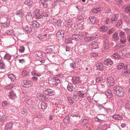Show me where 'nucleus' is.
Segmentation results:
<instances>
[{
  "label": "nucleus",
  "mask_w": 130,
  "mask_h": 130,
  "mask_svg": "<svg viewBox=\"0 0 130 130\" xmlns=\"http://www.w3.org/2000/svg\"><path fill=\"white\" fill-rule=\"evenodd\" d=\"M30 25H31L34 27H37L39 26V24L36 21H31L29 23Z\"/></svg>",
  "instance_id": "cd10ccee"
},
{
  "label": "nucleus",
  "mask_w": 130,
  "mask_h": 130,
  "mask_svg": "<svg viewBox=\"0 0 130 130\" xmlns=\"http://www.w3.org/2000/svg\"><path fill=\"white\" fill-rule=\"evenodd\" d=\"M89 19L90 22L93 24L95 23L96 19L94 17L92 16L90 17L89 18Z\"/></svg>",
  "instance_id": "c9c22d12"
},
{
  "label": "nucleus",
  "mask_w": 130,
  "mask_h": 130,
  "mask_svg": "<svg viewBox=\"0 0 130 130\" xmlns=\"http://www.w3.org/2000/svg\"><path fill=\"white\" fill-rule=\"evenodd\" d=\"M115 30V29L114 28H112L109 30L107 32L108 34H110L113 32Z\"/></svg>",
  "instance_id": "13d9d810"
},
{
  "label": "nucleus",
  "mask_w": 130,
  "mask_h": 130,
  "mask_svg": "<svg viewBox=\"0 0 130 130\" xmlns=\"http://www.w3.org/2000/svg\"><path fill=\"white\" fill-rule=\"evenodd\" d=\"M23 29L26 33H30L32 31L31 28L28 26H26L25 27H23Z\"/></svg>",
  "instance_id": "4be33fe9"
},
{
  "label": "nucleus",
  "mask_w": 130,
  "mask_h": 130,
  "mask_svg": "<svg viewBox=\"0 0 130 130\" xmlns=\"http://www.w3.org/2000/svg\"><path fill=\"white\" fill-rule=\"evenodd\" d=\"M112 37L115 40H118L119 39V37L117 33L116 32L115 33L112 35Z\"/></svg>",
  "instance_id": "79ce46f5"
},
{
  "label": "nucleus",
  "mask_w": 130,
  "mask_h": 130,
  "mask_svg": "<svg viewBox=\"0 0 130 130\" xmlns=\"http://www.w3.org/2000/svg\"><path fill=\"white\" fill-rule=\"evenodd\" d=\"M76 63L75 62H73L70 64V67L71 68L74 69L76 67Z\"/></svg>",
  "instance_id": "09e8293b"
},
{
  "label": "nucleus",
  "mask_w": 130,
  "mask_h": 130,
  "mask_svg": "<svg viewBox=\"0 0 130 130\" xmlns=\"http://www.w3.org/2000/svg\"><path fill=\"white\" fill-rule=\"evenodd\" d=\"M8 96L9 98L12 100H14L17 98L16 93L14 91L12 90L10 91Z\"/></svg>",
  "instance_id": "7ed1b4c3"
},
{
  "label": "nucleus",
  "mask_w": 130,
  "mask_h": 130,
  "mask_svg": "<svg viewBox=\"0 0 130 130\" xmlns=\"http://www.w3.org/2000/svg\"><path fill=\"white\" fill-rule=\"evenodd\" d=\"M35 56L38 57L39 58H41L42 57V53L40 52H35Z\"/></svg>",
  "instance_id": "de8ad7c7"
},
{
  "label": "nucleus",
  "mask_w": 130,
  "mask_h": 130,
  "mask_svg": "<svg viewBox=\"0 0 130 130\" xmlns=\"http://www.w3.org/2000/svg\"><path fill=\"white\" fill-rule=\"evenodd\" d=\"M108 29L107 27L106 26H101L100 28V31H105Z\"/></svg>",
  "instance_id": "ea45409f"
},
{
  "label": "nucleus",
  "mask_w": 130,
  "mask_h": 130,
  "mask_svg": "<svg viewBox=\"0 0 130 130\" xmlns=\"http://www.w3.org/2000/svg\"><path fill=\"white\" fill-rule=\"evenodd\" d=\"M31 73L32 75L39 77L41 76V75L42 74V73H41L38 72L36 70H33V71L31 72Z\"/></svg>",
  "instance_id": "412c9836"
},
{
  "label": "nucleus",
  "mask_w": 130,
  "mask_h": 130,
  "mask_svg": "<svg viewBox=\"0 0 130 130\" xmlns=\"http://www.w3.org/2000/svg\"><path fill=\"white\" fill-rule=\"evenodd\" d=\"M24 87H29L32 86L33 84V82L30 80H24L22 83Z\"/></svg>",
  "instance_id": "1a4fd4ad"
},
{
  "label": "nucleus",
  "mask_w": 130,
  "mask_h": 130,
  "mask_svg": "<svg viewBox=\"0 0 130 130\" xmlns=\"http://www.w3.org/2000/svg\"><path fill=\"white\" fill-rule=\"evenodd\" d=\"M124 66V64L123 63H119L116 66V68L118 70H120L123 68Z\"/></svg>",
  "instance_id": "f704fd0d"
},
{
  "label": "nucleus",
  "mask_w": 130,
  "mask_h": 130,
  "mask_svg": "<svg viewBox=\"0 0 130 130\" xmlns=\"http://www.w3.org/2000/svg\"><path fill=\"white\" fill-rule=\"evenodd\" d=\"M96 38L95 37L91 35L89 37H87L84 39V40L87 42L90 41Z\"/></svg>",
  "instance_id": "a878e982"
},
{
  "label": "nucleus",
  "mask_w": 130,
  "mask_h": 130,
  "mask_svg": "<svg viewBox=\"0 0 130 130\" xmlns=\"http://www.w3.org/2000/svg\"><path fill=\"white\" fill-rule=\"evenodd\" d=\"M1 16L6 18L7 21L8 22H9L11 20V16L13 15V14L12 13H10L8 14V15H6V13L3 12H1Z\"/></svg>",
  "instance_id": "423d86ee"
},
{
  "label": "nucleus",
  "mask_w": 130,
  "mask_h": 130,
  "mask_svg": "<svg viewBox=\"0 0 130 130\" xmlns=\"http://www.w3.org/2000/svg\"><path fill=\"white\" fill-rule=\"evenodd\" d=\"M117 2L118 3V5H122L123 4V2L122 0H116Z\"/></svg>",
  "instance_id": "774afa93"
},
{
  "label": "nucleus",
  "mask_w": 130,
  "mask_h": 130,
  "mask_svg": "<svg viewBox=\"0 0 130 130\" xmlns=\"http://www.w3.org/2000/svg\"><path fill=\"white\" fill-rule=\"evenodd\" d=\"M78 112L75 110H72L70 112V115L72 117L77 116H78Z\"/></svg>",
  "instance_id": "aec40b11"
},
{
  "label": "nucleus",
  "mask_w": 130,
  "mask_h": 130,
  "mask_svg": "<svg viewBox=\"0 0 130 130\" xmlns=\"http://www.w3.org/2000/svg\"><path fill=\"white\" fill-rule=\"evenodd\" d=\"M9 22H5L4 23H3L2 24V26H3L4 27L6 28L8 27L9 25Z\"/></svg>",
  "instance_id": "052dcab7"
},
{
  "label": "nucleus",
  "mask_w": 130,
  "mask_h": 130,
  "mask_svg": "<svg viewBox=\"0 0 130 130\" xmlns=\"http://www.w3.org/2000/svg\"><path fill=\"white\" fill-rule=\"evenodd\" d=\"M41 108L43 110H45L46 109L47 107V104L44 102H42L41 104Z\"/></svg>",
  "instance_id": "473e14b6"
},
{
  "label": "nucleus",
  "mask_w": 130,
  "mask_h": 130,
  "mask_svg": "<svg viewBox=\"0 0 130 130\" xmlns=\"http://www.w3.org/2000/svg\"><path fill=\"white\" fill-rule=\"evenodd\" d=\"M41 11L40 10L37 9L34 11L33 14L36 19L39 18L41 15Z\"/></svg>",
  "instance_id": "9b49d317"
},
{
  "label": "nucleus",
  "mask_w": 130,
  "mask_h": 130,
  "mask_svg": "<svg viewBox=\"0 0 130 130\" xmlns=\"http://www.w3.org/2000/svg\"><path fill=\"white\" fill-rule=\"evenodd\" d=\"M52 49L51 48L48 47L45 49V52L46 53H50L52 51Z\"/></svg>",
  "instance_id": "e2e57ef3"
},
{
  "label": "nucleus",
  "mask_w": 130,
  "mask_h": 130,
  "mask_svg": "<svg viewBox=\"0 0 130 130\" xmlns=\"http://www.w3.org/2000/svg\"><path fill=\"white\" fill-rule=\"evenodd\" d=\"M98 43L96 42H92L89 46V48L91 49H95L98 48Z\"/></svg>",
  "instance_id": "a211bd4d"
},
{
  "label": "nucleus",
  "mask_w": 130,
  "mask_h": 130,
  "mask_svg": "<svg viewBox=\"0 0 130 130\" xmlns=\"http://www.w3.org/2000/svg\"><path fill=\"white\" fill-rule=\"evenodd\" d=\"M102 37L105 40V41H108L109 38L108 36L106 34H103L102 36Z\"/></svg>",
  "instance_id": "4d7b16f0"
},
{
  "label": "nucleus",
  "mask_w": 130,
  "mask_h": 130,
  "mask_svg": "<svg viewBox=\"0 0 130 130\" xmlns=\"http://www.w3.org/2000/svg\"><path fill=\"white\" fill-rule=\"evenodd\" d=\"M29 72L28 70L24 69L22 73V76L24 77L29 74Z\"/></svg>",
  "instance_id": "2f4dec72"
},
{
  "label": "nucleus",
  "mask_w": 130,
  "mask_h": 130,
  "mask_svg": "<svg viewBox=\"0 0 130 130\" xmlns=\"http://www.w3.org/2000/svg\"><path fill=\"white\" fill-rule=\"evenodd\" d=\"M15 14L18 17L21 19H22L24 15V11L22 9L17 11Z\"/></svg>",
  "instance_id": "4468645a"
},
{
  "label": "nucleus",
  "mask_w": 130,
  "mask_h": 130,
  "mask_svg": "<svg viewBox=\"0 0 130 130\" xmlns=\"http://www.w3.org/2000/svg\"><path fill=\"white\" fill-rule=\"evenodd\" d=\"M107 83L109 86L113 85L114 84V81L112 77L108 76L107 78Z\"/></svg>",
  "instance_id": "0eeeda50"
},
{
  "label": "nucleus",
  "mask_w": 130,
  "mask_h": 130,
  "mask_svg": "<svg viewBox=\"0 0 130 130\" xmlns=\"http://www.w3.org/2000/svg\"><path fill=\"white\" fill-rule=\"evenodd\" d=\"M52 21L53 22H55L56 25L58 27H59L61 26L62 21L60 20H57L56 19H53Z\"/></svg>",
  "instance_id": "dca6fc26"
},
{
  "label": "nucleus",
  "mask_w": 130,
  "mask_h": 130,
  "mask_svg": "<svg viewBox=\"0 0 130 130\" xmlns=\"http://www.w3.org/2000/svg\"><path fill=\"white\" fill-rule=\"evenodd\" d=\"M14 86V85L13 84L10 83L9 85L6 86L5 88L6 89L9 90L13 88Z\"/></svg>",
  "instance_id": "72a5a7b5"
},
{
  "label": "nucleus",
  "mask_w": 130,
  "mask_h": 130,
  "mask_svg": "<svg viewBox=\"0 0 130 130\" xmlns=\"http://www.w3.org/2000/svg\"><path fill=\"white\" fill-rule=\"evenodd\" d=\"M34 3L31 0H26L24 2V5L26 6L28 8H30L33 6Z\"/></svg>",
  "instance_id": "9d476101"
},
{
  "label": "nucleus",
  "mask_w": 130,
  "mask_h": 130,
  "mask_svg": "<svg viewBox=\"0 0 130 130\" xmlns=\"http://www.w3.org/2000/svg\"><path fill=\"white\" fill-rule=\"evenodd\" d=\"M67 89L69 91H72L75 90V88L71 84H68L67 87Z\"/></svg>",
  "instance_id": "5701e85b"
},
{
  "label": "nucleus",
  "mask_w": 130,
  "mask_h": 130,
  "mask_svg": "<svg viewBox=\"0 0 130 130\" xmlns=\"http://www.w3.org/2000/svg\"><path fill=\"white\" fill-rule=\"evenodd\" d=\"M88 122V121L87 119H84L83 120V121L81 123V124L82 125H85L87 124Z\"/></svg>",
  "instance_id": "5fc2aeb1"
},
{
  "label": "nucleus",
  "mask_w": 130,
  "mask_h": 130,
  "mask_svg": "<svg viewBox=\"0 0 130 130\" xmlns=\"http://www.w3.org/2000/svg\"><path fill=\"white\" fill-rule=\"evenodd\" d=\"M104 64L108 66H110L113 63V62L112 60L110 58H107L104 60Z\"/></svg>",
  "instance_id": "f8f14e48"
},
{
  "label": "nucleus",
  "mask_w": 130,
  "mask_h": 130,
  "mask_svg": "<svg viewBox=\"0 0 130 130\" xmlns=\"http://www.w3.org/2000/svg\"><path fill=\"white\" fill-rule=\"evenodd\" d=\"M72 78V82L74 84H79L82 83V80L79 77L74 76Z\"/></svg>",
  "instance_id": "f03ea898"
},
{
  "label": "nucleus",
  "mask_w": 130,
  "mask_h": 130,
  "mask_svg": "<svg viewBox=\"0 0 130 130\" xmlns=\"http://www.w3.org/2000/svg\"><path fill=\"white\" fill-rule=\"evenodd\" d=\"M63 122L64 124L66 125L70 122V119L69 116H66L63 119Z\"/></svg>",
  "instance_id": "c85d7f7f"
},
{
  "label": "nucleus",
  "mask_w": 130,
  "mask_h": 130,
  "mask_svg": "<svg viewBox=\"0 0 130 130\" xmlns=\"http://www.w3.org/2000/svg\"><path fill=\"white\" fill-rule=\"evenodd\" d=\"M126 38H122L120 39V42L121 43V44H122V45H120V47H122L125 46V43L126 42Z\"/></svg>",
  "instance_id": "bb28decb"
},
{
  "label": "nucleus",
  "mask_w": 130,
  "mask_h": 130,
  "mask_svg": "<svg viewBox=\"0 0 130 130\" xmlns=\"http://www.w3.org/2000/svg\"><path fill=\"white\" fill-rule=\"evenodd\" d=\"M96 66L97 67V70L99 71H102L103 69V67L102 64L101 63L99 62L97 63L96 64Z\"/></svg>",
  "instance_id": "6ab92c4d"
},
{
  "label": "nucleus",
  "mask_w": 130,
  "mask_h": 130,
  "mask_svg": "<svg viewBox=\"0 0 130 130\" xmlns=\"http://www.w3.org/2000/svg\"><path fill=\"white\" fill-rule=\"evenodd\" d=\"M119 17V15L118 14H115L111 18V21L112 22H115L117 20L118 18Z\"/></svg>",
  "instance_id": "c756f323"
},
{
  "label": "nucleus",
  "mask_w": 130,
  "mask_h": 130,
  "mask_svg": "<svg viewBox=\"0 0 130 130\" xmlns=\"http://www.w3.org/2000/svg\"><path fill=\"white\" fill-rule=\"evenodd\" d=\"M73 40L72 37L66 39L65 42L66 44H69L71 43V41Z\"/></svg>",
  "instance_id": "a19ab883"
},
{
  "label": "nucleus",
  "mask_w": 130,
  "mask_h": 130,
  "mask_svg": "<svg viewBox=\"0 0 130 130\" xmlns=\"http://www.w3.org/2000/svg\"><path fill=\"white\" fill-rule=\"evenodd\" d=\"M125 107L126 108L130 110V102L126 101L125 103Z\"/></svg>",
  "instance_id": "49530a36"
},
{
  "label": "nucleus",
  "mask_w": 130,
  "mask_h": 130,
  "mask_svg": "<svg viewBox=\"0 0 130 130\" xmlns=\"http://www.w3.org/2000/svg\"><path fill=\"white\" fill-rule=\"evenodd\" d=\"M41 4L44 7V9H46V8L47 6V4L46 3H44L43 2H42L41 3Z\"/></svg>",
  "instance_id": "338daca9"
},
{
  "label": "nucleus",
  "mask_w": 130,
  "mask_h": 130,
  "mask_svg": "<svg viewBox=\"0 0 130 130\" xmlns=\"http://www.w3.org/2000/svg\"><path fill=\"white\" fill-rule=\"evenodd\" d=\"M108 93L106 94L107 98H111L113 96L112 94L111 91H109L107 92Z\"/></svg>",
  "instance_id": "3c124183"
},
{
  "label": "nucleus",
  "mask_w": 130,
  "mask_h": 130,
  "mask_svg": "<svg viewBox=\"0 0 130 130\" xmlns=\"http://www.w3.org/2000/svg\"><path fill=\"white\" fill-rule=\"evenodd\" d=\"M117 104L119 105H121L123 104V102L121 99H119L117 102Z\"/></svg>",
  "instance_id": "0e129e2a"
},
{
  "label": "nucleus",
  "mask_w": 130,
  "mask_h": 130,
  "mask_svg": "<svg viewBox=\"0 0 130 130\" xmlns=\"http://www.w3.org/2000/svg\"><path fill=\"white\" fill-rule=\"evenodd\" d=\"M8 77L12 81L14 80L15 79L14 76L13 74H10L8 75Z\"/></svg>",
  "instance_id": "8fccbe9b"
},
{
  "label": "nucleus",
  "mask_w": 130,
  "mask_h": 130,
  "mask_svg": "<svg viewBox=\"0 0 130 130\" xmlns=\"http://www.w3.org/2000/svg\"><path fill=\"white\" fill-rule=\"evenodd\" d=\"M113 92L115 94L119 97H123L124 94V92L123 89L119 86L113 87Z\"/></svg>",
  "instance_id": "f257e3e1"
},
{
  "label": "nucleus",
  "mask_w": 130,
  "mask_h": 130,
  "mask_svg": "<svg viewBox=\"0 0 130 130\" xmlns=\"http://www.w3.org/2000/svg\"><path fill=\"white\" fill-rule=\"evenodd\" d=\"M6 119L4 117H2L0 118V121L2 123H4L6 121Z\"/></svg>",
  "instance_id": "680f3d73"
},
{
  "label": "nucleus",
  "mask_w": 130,
  "mask_h": 130,
  "mask_svg": "<svg viewBox=\"0 0 130 130\" xmlns=\"http://www.w3.org/2000/svg\"><path fill=\"white\" fill-rule=\"evenodd\" d=\"M120 37L121 38H125V33L122 30H120L119 33Z\"/></svg>",
  "instance_id": "58836bf2"
},
{
  "label": "nucleus",
  "mask_w": 130,
  "mask_h": 130,
  "mask_svg": "<svg viewBox=\"0 0 130 130\" xmlns=\"http://www.w3.org/2000/svg\"><path fill=\"white\" fill-rule=\"evenodd\" d=\"M26 19L27 21L30 22L32 20V17L31 13L29 12L27 13L26 16Z\"/></svg>",
  "instance_id": "393cba45"
},
{
  "label": "nucleus",
  "mask_w": 130,
  "mask_h": 130,
  "mask_svg": "<svg viewBox=\"0 0 130 130\" xmlns=\"http://www.w3.org/2000/svg\"><path fill=\"white\" fill-rule=\"evenodd\" d=\"M72 37L73 40H74L76 41L78 40L79 39H80L82 38L81 35L76 34L72 35Z\"/></svg>",
  "instance_id": "b1692460"
},
{
  "label": "nucleus",
  "mask_w": 130,
  "mask_h": 130,
  "mask_svg": "<svg viewBox=\"0 0 130 130\" xmlns=\"http://www.w3.org/2000/svg\"><path fill=\"white\" fill-rule=\"evenodd\" d=\"M12 56L10 54L7 53L5 54L4 57L5 59L9 60L12 58Z\"/></svg>",
  "instance_id": "e433bc0d"
},
{
  "label": "nucleus",
  "mask_w": 130,
  "mask_h": 130,
  "mask_svg": "<svg viewBox=\"0 0 130 130\" xmlns=\"http://www.w3.org/2000/svg\"><path fill=\"white\" fill-rule=\"evenodd\" d=\"M125 11L126 13H130V7H127L125 8Z\"/></svg>",
  "instance_id": "69168bd1"
},
{
  "label": "nucleus",
  "mask_w": 130,
  "mask_h": 130,
  "mask_svg": "<svg viewBox=\"0 0 130 130\" xmlns=\"http://www.w3.org/2000/svg\"><path fill=\"white\" fill-rule=\"evenodd\" d=\"M114 115H115V116H116L117 117H118L119 118V119H120V120H121L123 119L122 116L121 115L118 114H116Z\"/></svg>",
  "instance_id": "bf43d9fd"
},
{
  "label": "nucleus",
  "mask_w": 130,
  "mask_h": 130,
  "mask_svg": "<svg viewBox=\"0 0 130 130\" xmlns=\"http://www.w3.org/2000/svg\"><path fill=\"white\" fill-rule=\"evenodd\" d=\"M13 124L12 122H7L6 124L5 129V130H11L12 128Z\"/></svg>",
  "instance_id": "f3484780"
},
{
  "label": "nucleus",
  "mask_w": 130,
  "mask_h": 130,
  "mask_svg": "<svg viewBox=\"0 0 130 130\" xmlns=\"http://www.w3.org/2000/svg\"><path fill=\"white\" fill-rule=\"evenodd\" d=\"M51 80L52 82V84L54 85H57L60 82V80L57 77L52 78Z\"/></svg>",
  "instance_id": "ddd939ff"
},
{
  "label": "nucleus",
  "mask_w": 130,
  "mask_h": 130,
  "mask_svg": "<svg viewBox=\"0 0 130 130\" xmlns=\"http://www.w3.org/2000/svg\"><path fill=\"white\" fill-rule=\"evenodd\" d=\"M123 75L126 76H130V70H127L125 71L123 73Z\"/></svg>",
  "instance_id": "7c9ffc66"
},
{
  "label": "nucleus",
  "mask_w": 130,
  "mask_h": 130,
  "mask_svg": "<svg viewBox=\"0 0 130 130\" xmlns=\"http://www.w3.org/2000/svg\"><path fill=\"white\" fill-rule=\"evenodd\" d=\"M6 67L5 63H4V62L2 60L0 61V68L1 69H3L5 68Z\"/></svg>",
  "instance_id": "4c0bfd02"
},
{
  "label": "nucleus",
  "mask_w": 130,
  "mask_h": 130,
  "mask_svg": "<svg viewBox=\"0 0 130 130\" xmlns=\"http://www.w3.org/2000/svg\"><path fill=\"white\" fill-rule=\"evenodd\" d=\"M101 8H95L92 10V12L95 13H96L101 10Z\"/></svg>",
  "instance_id": "864d4df0"
},
{
  "label": "nucleus",
  "mask_w": 130,
  "mask_h": 130,
  "mask_svg": "<svg viewBox=\"0 0 130 130\" xmlns=\"http://www.w3.org/2000/svg\"><path fill=\"white\" fill-rule=\"evenodd\" d=\"M50 15V12L47 9H45L44 10L43 12L41 14L40 18H44L47 17Z\"/></svg>",
  "instance_id": "6e6552de"
},
{
  "label": "nucleus",
  "mask_w": 130,
  "mask_h": 130,
  "mask_svg": "<svg viewBox=\"0 0 130 130\" xmlns=\"http://www.w3.org/2000/svg\"><path fill=\"white\" fill-rule=\"evenodd\" d=\"M6 34H7L8 35H13L14 34L13 30H7L6 32Z\"/></svg>",
  "instance_id": "c03bdc74"
},
{
  "label": "nucleus",
  "mask_w": 130,
  "mask_h": 130,
  "mask_svg": "<svg viewBox=\"0 0 130 130\" xmlns=\"http://www.w3.org/2000/svg\"><path fill=\"white\" fill-rule=\"evenodd\" d=\"M25 48L23 46H21L19 49V51L20 53H22L24 52Z\"/></svg>",
  "instance_id": "6e6d98bb"
},
{
  "label": "nucleus",
  "mask_w": 130,
  "mask_h": 130,
  "mask_svg": "<svg viewBox=\"0 0 130 130\" xmlns=\"http://www.w3.org/2000/svg\"><path fill=\"white\" fill-rule=\"evenodd\" d=\"M104 47L105 50H107L109 48V46L108 41L104 42Z\"/></svg>",
  "instance_id": "a18cd8bd"
},
{
  "label": "nucleus",
  "mask_w": 130,
  "mask_h": 130,
  "mask_svg": "<svg viewBox=\"0 0 130 130\" xmlns=\"http://www.w3.org/2000/svg\"><path fill=\"white\" fill-rule=\"evenodd\" d=\"M73 96L74 100L76 101L79 100L80 98L79 96L77 95V92H76V94H73Z\"/></svg>",
  "instance_id": "37998d69"
},
{
  "label": "nucleus",
  "mask_w": 130,
  "mask_h": 130,
  "mask_svg": "<svg viewBox=\"0 0 130 130\" xmlns=\"http://www.w3.org/2000/svg\"><path fill=\"white\" fill-rule=\"evenodd\" d=\"M64 30H61L57 32L56 34L57 38L58 39H63L64 36Z\"/></svg>",
  "instance_id": "20e7f679"
},
{
  "label": "nucleus",
  "mask_w": 130,
  "mask_h": 130,
  "mask_svg": "<svg viewBox=\"0 0 130 130\" xmlns=\"http://www.w3.org/2000/svg\"><path fill=\"white\" fill-rule=\"evenodd\" d=\"M68 100L67 102L70 104H73L74 102V101L73 100L72 98L71 97H68L67 98Z\"/></svg>",
  "instance_id": "603ef678"
},
{
  "label": "nucleus",
  "mask_w": 130,
  "mask_h": 130,
  "mask_svg": "<svg viewBox=\"0 0 130 130\" xmlns=\"http://www.w3.org/2000/svg\"><path fill=\"white\" fill-rule=\"evenodd\" d=\"M43 92L46 95L49 96L54 95L55 93L54 90L50 89H46L43 91Z\"/></svg>",
  "instance_id": "39448f33"
},
{
  "label": "nucleus",
  "mask_w": 130,
  "mask_h": 130,
  "mask_svg": "<svg viewBox=\"0 0 130 130\" xmlns=\"http://www.w3.org/2000/svg\"><path fill=\"white\" fill-rule=\"evenodd\" d=\"M77 95L81 98H84L87 96V93L83 91H79L77 92Z\"/></svg>",
  "instance_id": "2eb2a0df"
}]
</instances>
